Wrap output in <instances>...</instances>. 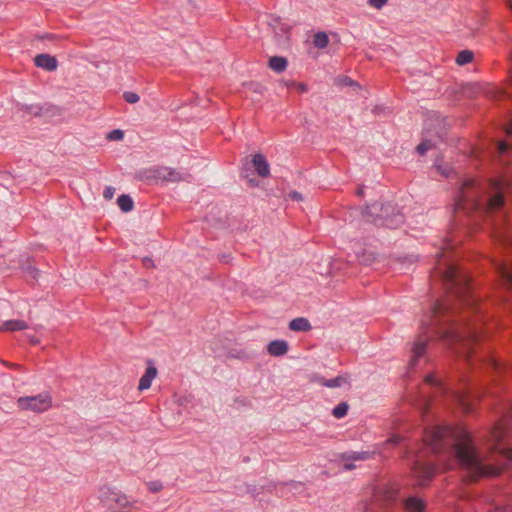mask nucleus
<instances>
[{"label": "nucleus", "mask_w": 512, "mask_h": 512, "mask_svg": "<svg viewBox=\"0 0 512 512\" xmlns=\"http://www.w3.org/2000/svg\"><path fill=\"white\" fill-rule=\"evenodd\" d=\"M296 88L301 93H305V92L308 91L307 85L305 83H302V82L301 83H297L296 84Z\"/></svg>", "instance_id": "f704fd0d"}, {"label": "nucleus", "mask_w": 512, "mask_h": 512, "mask_svg": "<svg viewBox=\"0 0 512 512\" xmlns=\"http://www.w3.org/2000/svg\"><path fill=\"white\" fill-rule=\"evenodd\" d=\"M387 443H395V444H396V443H397V441H396V440H394V439H388Z\"/></svg>", "instance_id": "a19ab883"}, {"label": "nucleus", "mask_w": 512, "mask_h": 512, "mask_svg": "<svg viewBox=\"0 0 512 512\" xmlns=\"http://www.w3.org/2000/svg\"><path fill=\"white\" fill-rule=\"evenodd\" d=\"M440 471V468L436 465L423 463L418 457L415 465L413 466V473L418 479V483L421 486L426 485L432 477Z\"/></svg>", "instance_id": "6e6552de"}, {"label": "nucleus", "mask_w": 512, "mask_h": 512, "mask_svg": "<svg viewBox=\"0 0 512 512\" xmlns=\"http://www.w3.org/2000/svg\"><path fill=\"white\" fill-rule=\"evenodd\" d=\"M267 351L272 356H282L288 351V344L284 340H273L268 344Z\"/></svg>", "instance_id": "dca6fc26"}, {"label": "nucleus", "mask_w": 512, "mask_h": 512, "mask_svg": "<svg viewBox=\"0 0 512 512\" xmlns=\"http://www.w3.org/2000/svg\"><path fill=\"white\" fill-rule=\"evenodd\" d=\"M346 382H347V379L345 377H342V376H337V377L332 378V379L321 378L319 380V383L322 386H325V387H328V388L340 387V386H342Z\"/></svg>", "instance_id": "4be33fe9"}, {"label": "nucleus", "mask_w": 512, "mask_h": 512, "mask_svg": "<svg viewBox=\"0 0 512 512\" xmlns=\"http://www.w3.org/2000/svg\"><path fill=\"white\" fill-rule=\"evenodd\" d=\"M357 194L362 196L363 195V188L358 189Z\"/></svg>", "instance_id": "ea45409f"}, {"label": "nucleus", "mask_w": 512, "mask_h": 512, "mask_svg": "<svg viewBox=\"0 0 512 512\" xmlns=\"http://www.w3.org/2000/svg\"><path fill=\"white\" fill-rule=\"evenodd\" d=\"M427 340L422 336H419L412 346V359L410 364L414 366L417 360L424 354L426 350Z\"/></svg>", "instance_id": "4468645a"}, {"label": "nucleus", "mask_w": 512, "mask_h": 512, "mask_svg": "<svg viewBox=\"0 0 512 512\" xmlns=\"http://www.w3.org/2000/svg\"><path fill=\"white\" fill-rule=\"evenodd\" d=\"M27 323L23 320H9L3 323L1 330L5 331H21L27 328Z\"/></svg>", "instance_id": "aec40b11"}, {"label": "nucleus", "mask_w": 512, "mask_h": 512, "mask_svg": "<svg viewBox=\"0 0 512 512\" xmlns=\"http://www.w3.org/2000/svg\"><path fill=\"white\" fill-rule=\"evenodd\" d=\"M429 385L437 387L443 393H449L450 397L460 405L465 413L472 411L470 399L475 397L474 392H460V391H448L440 382V380L433 374L428 375L425 379Z\"/></svg>", "instance_id": "423d86ee"}, {"label": "nucleus", "mask_w": 512, "mask_h": 512, "mask_svg": "<svg viewBox=\"0 0 512 512\" xmlns=\"http://www.w3.org/2000/svg\"><path fill=\"white\" fill-rule=\"evenodd\" d=\"M451 247V243L449 241H446L444 243V246L442 247V252L441 254L439 255V257H444V250H447Z\"/></svg>", "instance_id": "c9c22d12"}, {"label": "nucleus", "mask_w": 512, "mask_h": 512, "mask_svg": "<svg viewBox=\"0 0 512 512\" xmlns=\"http://www.w3.org/2000/svg\"><path fill=\"white\" fill-rule=\"evenodd\" d=\"M252 163L259 176L267 177L270 174V166L263 154H255Z\"/></svg>", "instance_id": "f8f14e48"}, {"label": "nucleus", "mask_w": 512, "mask_h": 512, "mask_svg": "<svg viewBox=\"0 0 512 512\" xmlns=\"http://www.w3.org/2000/svg\"><path fill=\"white\" fill-rule=\"evenodd\" d=\"M157 374L158 371L157 368L154 366L153 361L148 360L146 371L139 380L138 389L140 391L149 389L151 387L153 380L157 377Z\"/></svg>", "instance_id": "9d476101"}, {"label": "nucleus", "mask_w": 512, "mask_h": 512, "mask_svg": "<svg viewBox=\"0 0 512 512\" xmlns=\"http://www.w3.org/2000/svg\"><path fill=\"white\" fill-rule=\"evenodd\" d=\"M123 97L125 99L126 102L130 103V104H135L139 101V95L135 92H125L123 94Z\"/></svg>", "instance_id": "bb28decb"}, {"label": "nucleus", "mask_w": 512, "mask_h": 512, "mask_svg": "<svg viewBox=\"0 0 512 512\" xmlns=\"http://www.w3.org/2000/svg\"><path fill=\"white\" fill-rule=\"evenodd\" d=\"M442 278L447 288L459 299L462 305L477 317V320L465 317L462 319L461 327H451L448 330H443L440 327L441 315L446 312L447 307L444 303L437 302L431 314L426 316V319L421 320L420 328L426 333L428 328L431 327L439 337L459 342L460 354L471 364L479 361L497 372L512 371V364L499 362L490 352L478 354L477 344L482 337L480 324L484 317L476 297L470 293L468 276L458 266L449 264L443 271Z\"/></svg>", "instance_id": "f257e3e1"}, {"label": "nucleus", "mask_w": 512, "mask_h": 512, "mask_svg": "<svg viewBox=\"0 0 512 512\" xmlns=\"http://www.w3.org/2000/svg\"><path fill=\"white\" fill-rule=\"evenodd\" d=\"M34 63L37 67L46 71H55L58 66L56 57L49 54H39L35 57Z\"/></svg>", "instance_id": "9b49d317"}, {"label": "nucleus", "mask_w": 512, "mask_h": 512, "mask_svg": "<svg viewBox=\"0 0 512 512\" xmlns=\"http://www.w3.org/2000/svg\"><path fill=\"white\" fill-rule=\"evenodd\" d=\"M341 84H342V85H352V84H353V81H352L351 79H349V78H343V79L341 80Z\"/></svg>", "instance_id": "e433bc0d"}, {"label": "nucleus", "mask_w": 512, "mask_h": 512, "mask_svg": "<svg viewBox=\"0 0 512 512\" xmlns=\"http://www.w3.org/2000/svg\"><path fill=\"white\" fill-rule=\"evenodd\" d=\"M347 412H348V405L345 402L338 404L332 410L333 416L338 419L346 416Z\"/></svg>", "instance_id": "a878e982"}, {"label": "nucleus", "mask_w": 512, "mask_h": 512, "mask_svg": "<svg viewBox=\"0 0 512 512\" xmlns=\"http://www.w3.org/2000/svg\"><path fill=\"white\" fill-rule=\"evenodd\" d=\"M289 328L292 331L306 332L311 330V324L306 318L298 317L290 321Z\"/></svg>", "instance_id": "f3484780"}, {"label": "nucleus", "mask_w": 512, "mask_h": 512, "mask_svg": "<svg viewBox=\"0 0 512 512\" xmlns=\"http://www.w3.org/2000/svg\"><path fill=\"white\" fill-rule=\"evenodd\" d=\"M495 240L505 247H512V228L503 222L494 228Z\"/></svg>", "instance_id": "1a4fd4ad"}, {"label": "nucleus", "mask_w": 512, "mask_h": 512, "mask_svg": "<svg viewBox=\"0 0 512 512\" xmlns=\"http://www.w3.org/2000/svg\"><path fill=\"white\" fill-rule=\"evenodd\" d=\"M314 45L319 49H324L329 44L328 35L325 32H318L313 38Z\"/></svg>", "instance_id": "b1692460"}, {"label": "nucleus", "mask_w": 512, "mask_h": 512, "mask_svg": "<svg viewBox=\"0 0 512 512\" xmlns=\"http://www.w3.org/2000/svg\"><path fill=\"white\" fill-rule=\"evenodd\" d=\"M507 429L504 423H498L491 431V450L498 452L501 456L512 461V447L506 448L501 442L506 438Z\"/></svg>", "instance_id": "0eeeda50"}, {"label": "nucleus", "mask_w": 512, "mask_h": 512, "mask_svg": "<svg viewBox=\"0 0 512 512\" xmlns=\"http://www.w3.org/2000/svg\"><path fill=\"white\" fill-rule=\"evenodd\" d=\"M117 204L123 212H129L133 209V200L129 195H120L117 199Z\"/></svg>", "instance_id": "5701e85b"}, {"label": "nucleus", "mask_w": 512, "mask_h": 512, "mask_svg": "<svg viewBox=\"0 0 512 512\" xmlns=\"http://www.w3.org/2000/svg\"><path fill=\"white\" fill-rule=\"evenodd\" d=\"M495 267L508 285L512 284V261H497Z\"/></svg>", "instance_id": "ddd939ff"}, {"label": "nucleus", "mask_w": 512, "mask_h": 512, "mask_svg": "<svg viewBox=\"0 0 512 512\" xmlns=\"http://www.w3.org/2000/svg\"><path fill=\"white\" fill-rule=\"evenodd\" d=\"M405 508L409 512H423L425 508L424 502L418 497H409L405 501Z\"/></svg>", "instance_id": "6ab92c4d"}, {"label": "nucleus", "mask_w": 512, "mask_h": 512, "mask_svg": "<svg viewBox=\"0 0 512 512\" xmlns=\"http://www.w3.org/2000/svg\"><path fill=\"white\" fill-rule=\"evenodd\" d=\"M29 340L32 344H37L39 342V340L34 337H31Z\"/></svg>", "instance_id": "4c0bfd02"}, {"label": "nucleus", "mask_w": 512, "mask_h": 512, "mask_svg": "<svg viewBox=\"0 0 512 512\" xmlns=\"http://www.w3.org/2000/svg\"><path fill=\"white\" fill-rule=\"evenodd\" d=\"M53 404V398L50 392H42L33 396H24L17 399V406L22 411H31L33 413H44L48 411Z\"/></svg>", "instance_id": "20e7f679"}, {"label": "nucleus", "mask_w": 512, "mask_h": 512, "mask_svg": "<svg viewBox=\"0 0 512 512\" xmlns=\"http://www.w3.org/2000/svg\"><path fill=\"white\" fill-rule=\"evenodd\" d=\"M123 138H124V132L122 130H120V129L112 130L108 134V139L109 140L119 141V140H122Z\"/></svg>", "instance_id": "cd10ccee"}, {"label": "nucleus", "mask_w": 512, "mask_h": 512, "mask_svg": "<svg viewBox=\"0 0 512 512\" xmlns=\"http://www.w3.org/2000/svg\"><path fill=\"white\" fill-rule=\"evenodd\" d=\"M474 54L470 50L461 51L456 57V63L460 66L472 62Z\"/></svg>", "instance_id": "393cba45"}, {"label": "nucleus", "mask_w": 512, "mask_h": 512, "mask_svg": "<svg viewBox=\"0 0 512 512\" xmlns=\"http://www.w3.org/2000/svg\"><path fill=\"white\" fill-rule=\"evenodd\" d=\"M99 498L104 505L115 511H122L132 506L125 494L107 486L101 487Z\"/></svg>", "instance_id": "39448f33"}, {"label": "nucleus", "mask_w": 512, "mask_h": 512, "mask_svg": "<svg viewBox=\"0 0 512 512\" xmlns=\"http://www.w3.org/2000/svg\"><path fill=\"white\" fill-rule=\"evenodd\" d=\"M509 149V144L504 142V141H500L498 143V150L500 153H504L506 152L507 150Z\"/></svg>", "instance_id": "72a5a7b5"}, {"label": "nucleus", "mask_w": 512, "mask_h": 512, "mask_svg": "<svg viewBox=\"0 0 512 512\" xmlns=\"http://www.w3.org/2000/svg\"><path fill=\"white\" fill-rule=\"evenodd\" d=\"M424 442L440 459L446 460L444 469L457 465L466 469L472 477L496 476L501 468L487 463L475 447L470 433L462 426H435L424 433Z\"/></svg>", "instance_id": "f03ea898"}, {"label": "nucleus", "mask_w": 512, "mask_h": 512, "mask_svg": "<svg viewBox=\"0 0 512 512\" xmlns=\"http://www.w3.org/2000/svg\"><path fill=\"white\" fill-rule=\"evenodd\" d=\"M507 5L509 6L510 10L512 11V0H507Z\"/></svg>", "instance_id": "58836bf2"}, {"label": "nucleus", "mask_w": 512, "mask_h": 512, "mask_svg": "<svg viewBox=\"0 0 512 512\" xmlns=\"http://www.w3.org/2000/svg\"><path fill=\"white\" fill-rule=\"evenodd\" d=\"M368 458H370L369 452H354L347 457V461L344 464V468L346 470L354 469L355 465H353L350 461L366 460Z\"/></svg>", "instance_id": "412c9836"}, {"label": "nucleus", "mask_w": 512, "mask_h": 512, "mask_svg": "<svg viewBox=\"0 0 512 512\" xmlns=\"http://www.w3.org/2000/svg\"><path fill=\"white\" fill-rule=\"evenodd\" d=\"M397 217L399 218V219H398L399 221H402V220H403V216H402V215H398Z\"/></svg>", "instance_id": "79ce46f5"}, {"label": "nucleus", "mask_w": 512, "mask_h": 512, "mask_svg": "<svg viewBox=\"0 0 512 512\" xmlns=\"http://www.w3.org/2000/svg\"><path fill=\"white\" fill-rule=\"evenodd\" d=\"M115 189L111 186H107L103 191V196L107 200H111L114 197Z\"/></svg>", "instance_id": "2f4dec72"}, {"label": "nucleus", "mask_w": 512, "mask_h": 512, "mask_svg": "<svg viewBox=\"0 0 512 512\" xmlns=\"http://www.w3.org/2000/svg\"><path fill=\"white\" fill-rule=\"evenodd\" d=\"M288 196L291 200H294V201H301L303 199L302 195L296 191L289 193Z\"/></svg>", "instance_id": "473e14b6"}, {"label": "nucleus", "mask_w": 512, "mask_h": 512, "mask_svg": "<svg viewBox=\"0 0 512 512\" xmlns=\"http://www.w3.org/2000/svg\"><path fill=\"white\" fill-rule=\"evenodd\" d=\"M431 148V144L429 142H422L420 143L416 150L419 154L423 155L425 154L429 149Z\"/></svg>", "instance_id": "c756f323"}, {"label": "nucleus", "mask_w": 512, "mask_h": 512, "mask_svg": "<svg viewBox=\"0 0 512 512\" xmlns=\"http://www.w3.org/2000/svg\"><path fill=\"white\" fill-rule=\"evenodd\" d=\"M147 485H148V489L154 493L158 492L162 489V484L159 481H152V482H149Z\"/></svg>", "instance_id": "7c9ffc66"}, {"label": "nucleus", "mask_w": 512, "mask_h": 512, "mask_svg": "<svg viewBox=\"0 0 512 512\" xmlns=\"http://www.w3.org/2000/svg\"><path fill=\"white\" fill-rule=\"evenodd\" d=\"M490 195L487 200L480 199L482 188L480 184L469 179L463 183L460 195L458 196L455 208L456 210H478L484 209L494 211L502 207L504 203L503 198V183L499 180H493L489 183Z\"/></svg>", "instance_id": "7ed1b4c3"}, {"label": "nucleus", "mask_w": 512, "mask_h": 512, "mask_svg": "<svg viewBox=\"0 0 512 512\" xmlns=\"http://www.w3.org/2000/svg\"><path fill=\"white\" fill-rule=\"evenodd\" d=\"M388 0H368V4L376 9H381L387 4Z\"/></svg>", "instance_id": "c85d7f7f"}, {"label": "nucleus", "mask_w": 512, "mask_h": 512, "mask_svg": "<svg viewBox=\"0 0 512 512\" xmlns=\"http://www.w3.org/2000/svg\"><path fill=\"white\" fill-rule=\"evenodd\" d=\"M288 62L285 57L273 56L269 59V67L273 71L280 73L287 68Z\"/></svg>", "instance_id": "a211bd4d"}, {"label": "nucleus", "mask_w": 512, "mask_h": 512, "mask_svg": "<svg viewBox=\"0 0 512 512\" xmlns=\"http://www.w3.org/2000/svg\"><path fill=\"white\" fill-rule=\"evenodd\" d=\"M157 177L159 179H162L164 181H180L183 179L180 172L176 171L175 169L169 168V167H161L157 170Z\"/></svg>", "instance_id": "2eb2a0df"}]
</instances>
